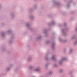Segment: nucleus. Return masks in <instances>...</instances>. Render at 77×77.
<instances>
[{"instance_id":"nucleus-1","label":"nucleus","mask_w":77,"mask_h":77,"mask_svg":"<svg viewBox=\"0 0 77 77\" xmlns=\"http://www.w3.org/2000/svg\"><path fill=\"white\" fill-rule=\"evenodd\" d=\"M67 60V58L65 57L63 58L61 60L59 61L58 63H59L60 65H61V64L62 63V61H63V60Z\"/></svg>"},{"instance_id":"nucleus-2","label":"nucleus","mask_w":77,"mask_h":77,"mask_svg":"<svg viewBox=\"0 0 77 77\" xmlns=\"http://www.w3.org/2000/svg\"><path fill=\"white\" fill-rule=\"evenodd\" d=\"M32 58H33L32 56H30L28 57V61H29L30 60H31L32 59Z\"/></svg>"},{"instance_id":"nucleus-3","label":"nucleus","mask_w":77,"mask_h":77,"mask_svg":"<svg viewBox=\"0 0 77 77\" xmlns=\"http://www.w3.org/2000/svg\"><path fill=\"white\" fill-rule=\"evenodd\" d=\"M52 73H53V71H50L48 73L47 75H51V74H52Z\"/></svg>"},{"instance_id":"nucleus-4","label":"nucleus","mask_w":77,"mask_h":77,"mask_svg":"<svg viewBox=\"0 0 77 77\" xmlns=\"http://www.w3.org/2000/svg\"><path fill=\"white\" fill-rule=\"evenodd\" d=\"M40 69H39V68L38 67L37 68H36V69H34V71L35 72H37V71H38Z\"/></svg>"},{"instance_id":"nucleus-5","label":"nucleus","mask_w":77,"mask_h":77,"mask_svg":"<svg viewBox=\"0 0 77 77\" xmlns=\"http://www.w3.org/2000/svg\"><path fill=\"white\" fill-rule=\"evenodd\" d=\"M13 38H10V41H9V43H12L13 42Z\"/></svg>"},{"instance_id":"nucleus-6","label":"nucleus","mask_w":77,"mask_h":77,"mask_svg":"<svg viewBox=\"0 0 77 77\" xmlns=\"http://www.w3.org/2000/svg\"><path fill=\"white\" fill-rule=\"evenodd\" d=\"M10 15L11 18H13L14 17H15V14L14 13H13L11 14Z\"/></svg>"},{"instance_id":"nucleus-7","label":"nucleus","mask_w":77,"mask_h":77,"mask_svg":"<svg viewBox=\"0 0 77 77\" xmlns=\"http://www.w3.org/2000/svg\"><path fill=\"white\" fill-rule=\"evenodd\" d=\"M56 59V57H55V56H53L51 58V60H54Z\"/></svg>"},{"instance_id":"nucleus-8","label":"nucleus","mask_w":77,"mask_h":77,"mask_svg":"<svg viewBox=\"0 0 77 77\" xmlns=\"http://www.w3.org/2000/svg\"><path fill=\"white\" fill-rule=\"evenodd\" d=\"M25 26L26 27H29V26H30V24L29 23H27L25 25Z\"/></svg>"},{"instance_id":"nucleus-9","label":"nucleus","mask_w":77,"mask_h":77,"mask_svg":"<svg viewBox=\"0 0 77 77\" xmlns=\"http://www.w3.org/2000/svg\"><path fill=\"white\" fill-rule=\"evenodd\" d=\"M6 70L7 71H10L11 70V68L8 67L6 68Z\"/></svg>"},{"instance_id":"nucleus-10","label":"nucleus","mask_w":77,"mask_h":77,"mask_svg":"<svg viewBox=\"0 0 77 77\" xmlns=\"http://www.w3.org/2000/svg\"><path fill=\"white\" fill-rule=\"evenodd\" d=\"M11 32V31L10 30H8L7 32V34H9V33H10Z\"/></svg>"},{"instance_id":"nucleus-11","label":"nucleus","mask_w":77,"mask_h":77,"mask_svg":"<svg viewBox=\"0 0 77 77\" xmlns=\"http://www.w3.org/2000/svg\"><path fill=\"white\" fill-rule=\"evenodd\" d=\"M30 18L31 20H33L34 18H35V17H34V16H30Z\"/></svg>"},{"instance_id":"nucleus-12","label":"nucleus","mask_w":77,"mask_h":77,"mask_svg":"<svg viewBox=\"0 0 77 77\" xmlns=\"http://www.w3.org/2000/svg\"><path fill=\"white\" fill-rule=\"evenodd\" d=\"M33 66H29V69H31L33 68Z\"/></svg>"},{"instance_id":"nucleus-13","label":"nucleus","mask_w":77,"mask_h":77,"mask_svg":"<svg viewBox=\"0 0 77 77\" xmlns=\"http://www.w3.org/2000/svg\"><path fill=\"white\" fill-rule=\"evenodd\" d=\"M55 46V44H52V48H54V47Z\"/></svg>"},{"instance_id":"nucleus-14","label":"nucleus","mask_w":77,"mask_h":77,"mask_svg":"<svg viewBox=\"0 0 77 77\" xmlns=\"http://www.w3.org/2000/svg\"><path fill=\"white\" fill-rule=\"evenodd\" d=\"M77 44V41H75L74 43V45H75Z\"/></svg>"},{"instance_id":"nucleus-15","label":"nucleus","mask_w":77,"mask_h":77,"mask_svg":"<svg viewBox=\"0 0 77 77\" xmlns=\"http://www.w3.org/2000/svg\"><path fill=\"white\" fill-rule=\"evenodd\" d=\"M41 38V37L39 36L37 38V39H39Z\"/></svg>"},{"instance_id":"nucleus-16","label":"nucleus","mask_w":77,"mask_h":77,"mask_svg":"<svg viewBox=\"0 0 77 77\" xmlns=\"http://www.w3.org/2000/svg\"><path fill=\"white\" fill-rule=\"evenodd\" d=\"M54 24H55V22H53L51 23V24L52 25H54Z\"/></svg>"},{"instance_id":"nucleus-17","label":"nucleus","mask_w":77,"mask_h":77,"mask_svg":"<svg viewBox=\"0 0 77 77\" xmlns=\"http://www.w3.org/2000/svg\"><path fill=\"white\" fill-rule=\"evenodd\" d=\"M59 41H60V42H61V41H62V38H60L59 39Z\"/></svg>"},{"instance_id":"nucleus-18","label":"nucleus","mask_w":77,"mask_h":77,"mask_svg":"<svg viewBox=\"0 0 77 77\" xmlns=\"http://www.w3.org/2000/svg\"><path fill=\"white\" fill-rule=\"evenodd\" d=\"M72 49H70L69 50V51L70 53H71L72 52Z\"/></svg>"},{"instance_id":"nucleus-19","label":"nucleus","mask_w":77,"mask_h":77,"mask_svg":"<svg viewBox=\"0 0 77 77\" xmlns=\"http://www.w3.org/2000/svg\"><path fill=\"white\" fill-rule=\"evenodd\" d=\"M60 72H62L63 71V69H61V70H60Z\"/></svg>"},{"instance_id":"nucleus-20","label":"nucleus","mask_w":77,"mask_h":77,"mask_svg":"<svg viewBox=\"0 0 77 77\" xmlns=\"http://www.w3.org/2000/svg\"><path fill=\"white\" fill-rule=\"evenodd\" d=\"M45 30H43V33H45Z\"/></svg>"},{"instance_id":"nucleus-21","label":"nucleus","mask_w":77,"mask_h":77,"mask_svg":"<svg viewBox=\"0 0 77 77\" xmlns=\"http://www.w3.org/2000/svg\"><path fill=\"white\" fill-rule=\"evenodd\" d=\"M48 42H50V41H47V42H46V43L47 44V43H48Z\"/></svg>"},{"instance_id":"nucleus-22","label":"nucleus","mask_w":77,"mask_h":77,"mask_svg":"<svg viewBox=\"0 0 77 77\" xmlns=\"http://www.w3.org/2000/svg\"><path fill=\"white\" fill-rule=\"evenodd\" d=\"M37 8V7H35L34 8L35 9Z\"/></svg>"},{"instance_id":"nucleus-23","label":"nucleus","mask_w":77,"mask_h":77,"mask_svg":"<svg viewBox=\"0 0 77 77\" xmlns=\"http://www.w3.org/2000/svg\"><path fill=\"white\" fill-rule=\"evenodd\" d=\"M45 59L46 60H47L48 59V58L47 57H45Z\"/></svg>"},{"instance_id":"nucleus-24","label":"nucleus","mask_w":77,"mask_h":77,"mask_svg":"<svg viewBox=\"0 0 77 77\" xmlns=\"http://www.w3.org/2000/svg\"><path fill=\"white\" fill-rule=\"evenodd\" d=\"M57 66V65L55 64V65H54L55 66Z\"/></svg>"},{"instance_id":"nucleus-25","label":"nucleus","mask_w":77,"mask_h":77,"mask_svg":"<svg viewBox=\"0 0 77 77\" xmlns=\"http://www.w3.org/2000/svg\"><path fill=\"white\" fill-rule=\"evenodd\" d=\"M75 30H77V27L76 28Z\"/></svg>"},{"instance_id":"nucleus-26","label":"nucleus","mask_w":77,"mask_h":77,"mask_svg":"<svg viewBox=\"0 0 77 77\" xmlns=\"http://www.w3.org/2000/svg\"><path fill=\"white\" fill-rule=\"evenodd\" d=\"M2 36H3V34H2Z\"/></svg>"}]
</instances>
